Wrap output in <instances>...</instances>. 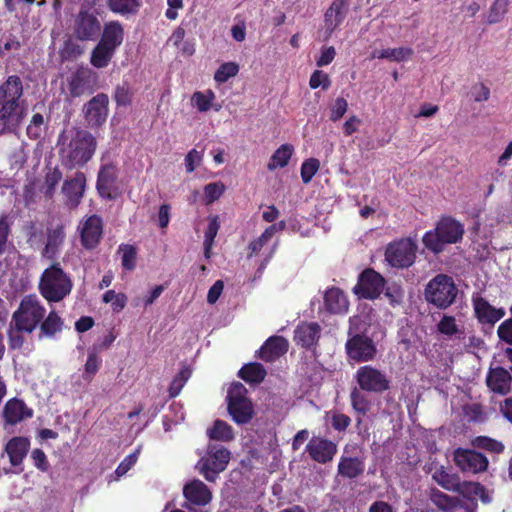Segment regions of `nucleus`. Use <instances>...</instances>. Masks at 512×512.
Wrapping results in <instances>:
<instances>
[{
	"label": "nucleus",
	"mask_w": 512,
	"mask_h": 512,
	"mask_svg": "<svg viewBox=\"0 0 512 512\" xmlns=\"http://www.w3.org/2000/svg\"><path fill=\"white\" fill-rule=\"evenodd\" d=\"M458 288L453 278L447 274L435 275L425 286L424 297L427 303L438 309H447L456 300Z\"/></svg>",
	"instance_id": "nucleus-5"
},
{
	"label": "nucleus",
	"mask_w": 512,
	"mask_h": 512,
	"mask_svg": "<svg viewBox=\"0 0 512 512\" xmlns=\"http://www.w3.org/2000/svg\"><path fill=\"white\" fill-rule=\"evenodd\" d=\"M62 177L63 174L58 167H54L48 170L44 177V183L40 189L46 198L53 197L56 190V186L62 180Z\"/></svg>",
	"instance_id": "nucleus-41"
},
{
	"label": "nucleus",
	"mask_w": 512,
	"mask_h": 512,
	"mask_svg": "<svg viewBox=\"0 0 512 512\" xmlns=\"http://www.w3.org/2000/svg\"><path fill=\"white\" fill-rule=\"evenodd\" d=\"M385 296L388 299L390 305L395 307L403 302L404 290L400 285L392 283L386 287Z\"/></svg>",
	"instance_id": "nucleus-59"
},
{
	"label": "nucleus",
	"mask_w": 512,
	"mask_h": 512,
	"mask_svg": "<svg viewBox=\"0 0 512 512\" xmlns=\"http://www.w3.org/2000/svg\"><path fill=\"white\" fill-rule=\"evenodd\" d=\"M306 452L313 461L327 464L337 454L338 447L335 442L327 438L313 436L306 445Z\"/></svg>",
	"instance_id": "nucleus-17"
},
{
	"label": "nucleus",
	"mask_w": 512,
	"mask_h": 512,
	"mask_svg": "<svg viewBox=\"0 0 512 512\" xmlns=\"http://www.w3.org/2000/svg\"><path fill=\"white\" fill-rule=\"evenodd\" d=\"M455 492L462 494L463 497L467 499L479 497L483 503H489L491 501L486 488L478 482L459 481V490Z\"/></svg>",
	"instance_id": "nucleus-38"
},
{
	"label": "nucleus",
	"mask_w": 512,
	"mask_h": 512,
	"mask_svg": "<svg viewBox=\"0 0 512 512\" xmlns=\"http://www.w3.org/2000/svg\"><path fill=\"white\" fill-rule=\"evenodd\" d=\"M247 389L241 383L234 384L228 392V413L238 425L249 423L254 416L252 401L246 396Z\"/></svg>",
	"instance_id": "nucleus-8"
},
{
	"label": "nucleus",
	"mask_w": 512,
	"mask_h": 512,
	"mask_svg": "<svg viewBox=\"0 0 512 512\" xmlns=\"http://www.w3.org/2000/svg\"><path fill=\"white\" fill-rule=\"evenodd\" d=\"M266 375V369L259 362L247 363L238 372V376L249 384H260Z\"/></svg>",
	"instance_id": "nucleus-34"
},
{
	"label": "nucleus",
	"mask_w": 512,
	"mask_h": 512,
	"mask_svg": "<svg viewBox=\"0 0 512 512\" xmlns=\"http://www.w3.org/2000/svg\"><path fill=\"white\" fill-rule=\"evenodd\" d=\"M11 234V227L7 215L0 217V256H2L8 249L9 236Z\"/></svg>",
	"instance_id": "nucleus-58"
},
{
	"label": "nucleus",
	"mask_w": 512,
	"mask_h": 512,
	"mask_svg": "<svg viewBox=\"0 0 512 512\" xmlns=\"http://www.w3.org/2000/svg\"><path fill=\"white\" fill-rule=\"evenodd\" d=\"M44 127V117L40 113L33 114L27 126L26 133L29 139L38 140L41 138Z\"/></svg>",
	"instance_id": "nucleus-54"
},
{
	"label": "nucleus",
	"mask_w": 512,
	"mask_h": 512,
	"mask_svg": "<svg viewBox=\"0 0 512 512\" xmlns=\"http://www.w3.org/2000/svg\"><path fill=\"white\" fill-rule=\"evenodd\" d=\"M347 358L356 363L371 362L377 358L378 348L372 337L364 332H354L350 327L345 343Z\"/></svg>",
	"instance_id": "nucleus-7"
},
{
	"label": "nucleus",
	"mask_w": 512,
	"mask_h": 512,
	"mask_svg": "<svg viewBox=\"0 0 512 512\" xmlns=\"http://www.w3.org/2000/svg\"><path fill=\"white\" fill-rule=\"evenodd\" d=\"M355 380L362 391L382 394L390 389L391 381L388 376L378 368L364 365L357 369Z\"/></svg>",
	"instance_id": "nucleus-11"
},
{
	"label": "nucleus",
	"mask_w": 512,
	"mask_h": 512,
	"mask_svg": "<svg viewBox=\"0 0 512 512\" xmlns=\"http://www.w3.org/2000/svg\"><path fill=\"white\" fill-rule=\"evenodd\" d=\"M472 444L474 447L478 449H483L489 451L491 453L500 454L504 451V444L498 440L487 436H478L473 441Z\"/></svg>",
	"instance_id": "nucleus-47"
},
{
	"label": "nucleus",
	"mask_w": 512,
	"mask_h": 512,
	"mask_svg": "<svg viewBox=\"0 0 512 512\" xmlns=\"http://www.w3.org/2000/svg\"><path fill=\"white\" fill-rule=\"evenodd\" d=\"M289 343L283 336L273 335L270 336L260 347L257 352V357L261 360L271 363L279 359L287 353Z\"/></svg>",
	"instance_id": "nucleus-22"
},
{
	"label": "nucleus",
	"mask_w": 512,
	"mask_h": 512,
	"mask_svg": "<svg viewBox=\"0 0 512 512\" xmlns=\"http://www.w3.org/2000/svg\"><path fill=\"white\" fill-rule=\"evenodd\" d=\"M413 54V50L408 47L387 48L379 52L378 55L373 54V58L388 59L390 61L401 62Z\"/></svg>",
	"instance_id": "nucleus-45"
},
{
	"label": "nucleus",
	"mask_w": 512,
	"mask_h": 512,
	"mask_svg": "<svg viewBox=\"0 0 512 512\" xmlns=\"http://www.w3.org/2000/svg\"><path fill=\"white\" fill-rule=\"evenodd\" d=\"M225 185L221 181L208 183L204 186V200L206 204H211L218 200L225 192Z\"/></svg>",
	"instance_id": "nucleus-55"
},
{
	"label": "nucleus",
	"mask_w": 512,
	"mask_h": 512,
	"mask_svg": "<svg viewBox=\"0 0 512 512\" xmlns=\"http://www.w3.org/2000/svg\"><path fill=\"white\" fill-rule=\"evenodd\" d=\"M24 87L18 75H10L0 84V135L15 133L23 121Z\"/></svg>",
	"instance_id": "nucleus-1"
},
{
	"label": "nucleus",
	"mask_w": 512,
	"mask_h": 512,
	"mask_svg": "<svg viewBox=\"0 0 512 512\" xmlns=\"http://www.w3.org/2000/svg\"><path fill=\"white\" fill-rule=\"evenodd\" d=\"M103 236V221L100 216L94 214L87 217L80 228L81 245L86 250L95 249Z\"/></svg>",
	"instance_id": "nucleus-18"
},
{
	"label": "nucleus",
	"mask_w": 512,
	"mask_h": 512,
	"mask_svg": "<svg viewBox=\"0 0 512 512\" xmlns=\"http://www.w3.org/2000/svg\"><path fill=\"white\" fill-rule=\"evenodd\" d=\"M511 0H495L489 9L487 22L489 24L499 23L508 11Z\"/></svg>",
	"instance_id": "nucleus-48"
},
{
	"label": "nucleus",
	"mask_w": 512,
	"mask_h": 512,
	"mask_svg": "<svg viewBox=\"0 0 512 512\" xmlns=\"http://www.w3.org/2000/svg\"><path fill=\"white\" fill-rule=\"evenodd\" d=\"M97 74L88 66H79L68 78V90L72 97H80L92 93Z\"/></svg>",
	"instance_id": "nucleus-16"
},
{
	"label": "nucleus",
	"mask_w": 512,
	"mask_h": 512,
	"mask_svg": "<svg viewBox=\"0 0 512 512\" xmlns=\"http://www.w3.org/2000/svg\"><path fill=\"white\" fill-rule=\"evenodd\" d=\"M387 262L396 268H408L416 259V245L410 239H402L388 245Z\"/></svg>",
	"instance_id": "nucleus-12"
},
{
	"label": "nucleus",
	"mask_w": 512,
	"mask_h": 512,
	"mask_svg": "<svg viewBox=\"0 0 512 512\" xmlns=\"http://www.w3.org/2000/svg\"><path fill=\"white\" fill-rule=\"evenodd\" d=\"M239 72V65L235 62H225L219 66L214 74L217 83H225Z\"/></svg>",
	"instance_id": "nucleus-52"
},
{
	"label": "nucleus",
	"mask_w": 512,
	"mask_h": 512,
	"mask_svg": "<svg viewBox=\"0 0 512 512\" xmlns=\"http://www.w3.org/2000/svg\"><path fill=\"white\" fill-rule=\"evenodd\" d=\"M294 152V147L291 144H282L270 157L267 164L269 171H274L277 168H283L288 165L289 160Z\"/></svg>",
	"instance_id": "nucleus-37"
},
{
	"label": "nucleus",
	"mask_w": 512,
	"mask_h": 512,
	"mask_svg": "<svg viewBox=\"0 0 512 512\" xmlns=\"http://www.w3.org/2000/svg\"><path fill=\"white\" fill-rule=\"evenodd\" d=\"M38 289L41 296L49 303H57L70 295L73 282L58 262L46 268L39 280Z\"/></svg>",
	"instance_id": "nucleus-3"
},
{
	"label": "nucleus",
	"mask_w": 512,
	"mask_h": 512,
	"mask_svg": "<svg viewBox=\"0 0 512 512\" xmlns=\"http://www.w3.org/2000/svg\"><path fill=\"white\" fill-rule=\"evenodd\" d=\"M32 416L33 410L28 408L25 402L18 398L8 400L3 409L5 422L10 425H15Z\"/></svg>",
	"instance_id": "nucleus-25"
},
{
	"label": "nucleus",
	"mask_w": 512,
	"mask_h": 512,
	"mask_svg": "<svg viewBox=\"0 0 512 512\" xmlns=\"http://www.w3.org/2000/svg\"><path fill=\"white\" fill-rule=\"evenodd\" d=\"M139 450L127 455L118 465L115 473L118 477L125 475L137 462Z\"/></svg>",
	"instance_id": "nucleus-62"
},
{
	"label": "nucleus",
	"mask_w": 512,
	"mask_h": 512,
	"mask_svg": "<svg viewBox=\"0 0 512 512\" xmlns=\"http://www.w3.org/2000/svg\"><path fill=\"white\" fill-rule=\"evenodd\" d=\"M24 330H18L13 322H10L9 329L7 331L8 345L11 350H19L22 348L25 338L23 336Z\"/></svg>",
	"instance_id": "nucleus-57"
},
{
	"label": "nucleus",
	"mask_w": 512,
	"mask_h": 512,
	"mask_svg": "<svg viewBox=\"0 0 512 512\" xmlns=\"http://www.w3.org/2000/svg\"><path fill=\"white\" fill-rule=\"evenodd\" d=\"M320 168V162L316 158L306 159L300 169L301 179L304 184H308Z\"/></svg>",
	"instance_id": "nucleus-56"
},
{
	"label": "nucleus",
	"mask_w": 512,
	"mask_h": 512,
	"mask_svg": "<svg viewBox=\"0 0 512 512\" xmlns=\"http://www.w3.org/2000/svg\"><path fill=\"white\" fill-rule=\"evenodd\" d=\"M455 465L466 473L477 474L487 470L488 459L485 455L473 449L457 448L453 453Z\"/></svg>",
	"instance_id": "nucleus-14"
},
{
	"label": "nucleus",
	"mask_w": 512,
	"mask_h": 512,
	"mask_svg": "<svg viewBox=\"0 0 512 512\" xmlns=\"http://www.w3.org/2000/svg\"><path fill=\"white\" fill-rule=\"evenodd\" d=\"M464 226L450 216L441 217L433 230L422 238L426 249L434 254L441 253L447 244H455L463 238Z\"/></svg>",
	"instance_id": "nucleus-4"
},
{
	"label": "nucleus",
	"mask_w": 512,
	"mask_h": 512,
	"mask_svg": "<svg viewBox=\"0 0 512 512\" xmlns=\"http://www.w3.org/2000/svg\"><path fill=\"white\" fill-rule=\"evenodd\" d=\"M437 330L440 334L452 337L460 333V329L456 323V319L451 315H443L437 324Z\"/></svg>",
	"instance_id": "nucleus-53"
},
{
	"label": "nucleus",
	"mask_w": 512,
	"mask_h": 512,
	"mask_svg": "<svg viewBox=\"0 0 512 512\" xmlns=\"http://www.w3.org/2000/svg\"><path fill=\"white\" fill-rule=\"evenodd\" d=\"M432 478L438 485L447 491L455 492L456 490H459V476L448 473L444 467L437 469L433 473Z\"/></svg>",
	"instance_id": "nucleus-40"
},
{
	"label": "nucleus",
	"mask_w": 512,
	"mask_h": 512,
	"mask_svg": "<svg viewBox=\"0 0 512 512\" xmlns=\"http://www.w3.org/2000/svg\"><path fill=\"white\" fill-rule=\"evenodd\" d=\"M119 252H122L121 264L125 270L131 271L136 267L137 250L133 245L121 244Z\"/></svg>",
	"instance_id": "nucleus-51"
},
{
	"label": "nucleus",
	"mask_w": 512,
	"mask_h": 512,
	"mask_svg": "<svg viewBox=\"0 0 512 512\" xmlns=\"http://www.w3.org/2000/svg\"><path fill=\"white\" fill-rule=\"evenodd\" d=\"M183 495L186 500L196 506H205L210 503L212 493L205 483L201 480L194 479L185 484Z\"/></svg>",
	"instance_id": "nucleus-24"
},
{
	"label": "nucleus",
	"mask_w": 512,
	"mask_h": 512,
	"mask_svg": "<svg viewBox=\"0 0 512 512\" xmlns=\"http://www.w3.org/2000/svg\"><path fill=\"white\" fill-rule=\"evenodd\" d=\"M324 306L329 313L344 314L348 311L349 301L341 289L332 287L324 295Z\"/></svg>",
	"instance_id": "nucleus-30"
},
{
	"label": "nucleus",
	"mask_w": 512,
	"mask_h": 512,
	"mask_svg": "<svg viewBox=\"0 0 512 512\" xmlns=\"http://www.w3.org/2000/svg\"><path fill=\"white\" fill-rule=\"evenodd\" d=\"M108 105V95L99 93L83 106L84 119L88 127L99 128L106 122L109 111Z\"/></svg>",
	"instance_id": "nucleus-15"
},
{
	"label": "nucleus",
	"mask_w": 512,
	"mask_h": 512,
	"mask_svg": "<svg viewBox=\"0 0 512 512\" xmlns=\"http://www.w3.org/2000/svg\"><path fill=\"white\" fill-rule=\"evenodd\" d=\"M116 51L97 43L90 55V64L96 69L106 68L112 61Z\"/></svg>",
	"instance_id": "nucleus-36"
},
{
	"label": "nucleus",
	"mask_w": 512,
	"mask_h": 512,
	"mask_svg": "<svg viewBox=\"0 0 512 512\" xmlns=\"http://www.w3.org/2000/svg\"><path fill=\"white\" fill-rule=\"evenodd\" d=\"M192 371L188 366H183L180 371L174 376L172 379L168 392L171 398L177 397L182 388L185 386L186 382L191 377Z\"/></svg>",
	"instance_id": "nucleus-44"
},
{
	"label": "nucleus",
	"mask_w": 512,
	"mask_h": 512,
	"mask_svg": "<svg viewBox=\"0 0 512 512\" xmlns=\"http://www.w3.org/2000/svg\"><path fill=\"white\" fill-rule=\"evenodd\" d=\"M472 305L475 317L482 325L487 324L493 327L506 314L504 308H496L492 306L488 300L482 296H473Z\"/></svg>",
	"instance_id": "nucleus-19"
},
{
	"label": "nucleus",
	"mask_w": 512,
	"mask_h": 512,
	"mask_svg": "<svg viewBox=\"0 0 512 512\" xmlns=\"http://www.w3.org/2000/svg\"><path fill=\"white\" fill-rule=\"evenodd\" d=\"M102 363V359L98 356V349L96 346L93 347L92 350L88 352L87 360L84 366V375L83 378L85 380H91L93 376L99 371Z\"/></svg>",
	"instance_id": "nucleus-46"
},
{
	"label": "nucleus",
	"mask_w": 512,
	"mask_h": 512,
	"mask_svg": "<svg viewBox=\"0 0 512 512\" xmlns=\"http://www.w3.org/2000/svg\"><path fill=\"white\" fill-rule=\"evenodd\" d=\"M117 173V168L112 163L104 164L100 167L96 181V189L102 198L108 200L114 198L113 192L117 180Z\"/></svg>",
	"instance_id": "nucleus-23"
},
{
	"label": "nucleus",
	"mask_w": 512,
	"mask_h": 512,
	"mask_svg": "<svg viewBox=\"0 0 512 512\" xmlns=\"http://www.w3.org/2000/svg\"><path fill=\"white\" fill-rule=\"evenodd\" d=\"M321 328L316 322H303L294 331V340L303 348L309 349L314 346L320 338Z\"/></svg>",
	"instance_id": "nucleus-27"
},
{
	"label": "nucleus",
	"mask_w": 512,
	"mask_h": 512,
	"mask_svg": "<svg viewBox=\"0 0 512 512\" xmlns=\"http://www.w3.org/2000/svg\"><path fill=\"white\" fill-rule=\"evenodd\" d=\"M429 500L441 512H452L460 506L459 498L450 496L437 488L430 489Z\"/></svg>",
	"instance_id": "nucleus-32"
},
{
	"label": "nucleus",
	"mask_w": 512,
	"mask_h": 512,
	"mask_svg": "<svg viewBox=\"0 0 512 512\" xmlns=\"http://www.w3.org/2000/svg\"><path fill=\"white\" fill-rule=\"evenodd\" d=\"M65 240V230L62 225L47 229V239L41 255L53 260L56 258Z\"/></svg>",
	"instance_id": "nucleus-29"
},
{
	"label": "nucleus",
	"mask_w": 512,
	"mask_h": 512,
	"mask_svg": "<svg viewBox=\"0 0 512 512\" xmlns=\"http://www.w3.org/2000/svg\"><path fill=\"white\" fill-rule=\"evenodd\" d=\"M101 30L102 24L98 13L91 8L82 7L73 21V36L82 42L95 41L99 38Z\"/></svg>",
	"instance_id": "nucleus-9"
},
{
	"label": "nucleus",
	"mask_w": 512,
	"mask_h": 512,
	"mask_svg": "<svg viewBox=\"0 0 512 512\" xmlns=\"http://www.w3.org/2000/svg\"><path fill=\"white\" fill-rule=\"evenodd\" d=\"M230 451L221 445L210 444L206 456L200 460V473L209 481L214 482L219 473L224 471L230 460Z\"/></svg>",
	"instance_id": "nucleus-10"
},
{
	"label": "nucleus",
	"mask_w": 512,
	"mask_h": 512,
	"mask_svg": "<svg viewBox=\"0 0 512 512\" xmlns=\"http://www.w3.org/2000/svg\"><path fill=\"white\" fill-rule=\"evenodd\" d=\"M29 448L30 440L27 437L11 438L5 445V452L9 457L10 464L14 467L20 466L26 458Z\"/></svg>",
	"instance_id": "nucleus-28"
},
{
	"label": "nucleus",
	"mask_w": 512,
	"mask_h": 512,
	"mask_svg": "<svg viewBox=\"0 0 512 512\" xmlns=\"http://www.w3.org/2000/svg\"><path fill=\"white\" fill-rule=\"evenodd\" d=\"M99 37L98 43L117 51L124 40L122 24L119 21H109L105 23Z\"/></svg>",
	"instance_id": "nucleus-26"
},
{
	"label": "nucleus",
	"mask_w": 512,
	"mask_h": 512,
	"mask_svg": "<svg viewBox=\"0 0 512 512\" xmlns=\"http://www.w3.org/2000/svg\"><path fill=\"white\" fill-rule=\"evenodd\" d=\"M211 440L229 442L234 438L232 427L225 421L217 419L211 428L207 430Z\"/></svg>",
	"instance_id": "nucleus-39"
},
{
	"label": "nucleus",
	"mask_w": 512,
	"mask_h": 512,
	"mask_svg": "<svg viewBox=\"0 0 512 512\" xmlns=\"http://www.w3.org/2000/svg\"><path fill=\"white\" fill-rule=\"evenodd\" d=\"M511 370L496 366L490 367L486 375V385L491 392L499 395H507L512 389Z\"/></svg>",
	"instance_id": "nucleus-20"
},
{
	"label": "nucleus",
	"mask_w": 512,
	"mask_h": 512,
	"mask_svg": "<svg viewBox=\"0 0 512 512\" xmlns=\"http://www.w3.org/2000/svg\"><path fill=\"white\" fill-rule=\"evenodd\" d=\"M215 93L212 90L206 92L196 91L192 95V102L199 112H207L215 100Z\"/></svg>",
	"instance_id": "nucleus-50"
},
{
	"label": "nucleus",
	"mask_w": 512,
	"mask_h": 512,
	"mask_svg": "<svg viewBox=\"0 0 512 512\" xmlns=\"http://www.w3.org/2000/svg\"><path fill=\"white\" fill-rule=\"evenodd\" d=\"M343 21L344 18L342 16L336 15L335 11L330 7L326 10L324 14V23L326 30L330 33L334 32Z\"/></svg>",
	"instance_id": "nucleus-63"
},
{
	"label": "nucleus",
	"mask_w": 512,
	"mask_h": 512,
	"mask_svg": "<svg viewBox=\"0 0 512 512\" xmlns=\"http://www.w3.org/2000/svg\"><path fill=\"white\" fill-rule=\"evenodd\" d=\"M350 400H351L352 408L359 415L364 416L369 412V410L371 408V403L367 399V397L362 392H360L357 388H354L351 391Z\"/></svg>",
	"instance_id": "nucleus-49"
},
{
	"label": "nucleus",
	"mask_w": 512,
	"mask_h": 512,
	"mask_svg": "<svg viewBox=\"0 0 512 512\" xmlns=\"http://www.w3.org/2000/svg\"><path fill=\"white\" fill-rule=\"evenodd\" d=\"M364 470V461L358 457H341L338 463V474L344 478H357Z\"/></svg>",
	"instance_id": "nucleus-31"
},
{
	"label": "nucleus",
	"mask_w": 512,
	"mask_h": 512,
	"mask_svg": "<svg viewBox=\"0 0 512 512\" xmlns=\"http://www.w3.org/2000/svg\"><path fill=\"white\" fill-rule=\"evenodd\" d=\"M57 145L61 164L72 170L85 166L92 159L97 148V140L89 131L79 129L70 139L62 132Z\"/></svg>",
	"instance_id": "nucleus-2"
},
{
	"label": "nucleus",
	"mask_w": 512,
	"mask_h": 512,
	"mask_svg": "<svg viewBox=\"0 0 512 512\" xmlns=\"http://www.w3.org/2000/svg\"><path fill=\"white\" fill-rule=\"evenodd\" d=\"M46 314L45 307L35 295L25 296L16 311L12 314L11 321L18 330L32 333Z\"/></svg>",
	"instance_id": "nucleus-6"
},
{
	"label": "nucleus",
	"mask_w": 512,
	"mask_h": 512,
	"mask_svg": "<svg viewBox=\"0 0 512 512\" xmlns=\"http://www.w3.org/2000/svg\"><path fill=\"white\" fill-rule=\"evenodd\" d=\"M384 277L372 268L365 269L358 277L353 291L360 298L374 300L378 298L385 288Z\"/></svg>",
	"instance_id": "nucleus-13"
},
{
	"label": "nucleus",
	"mask_w": 512,
	"mask_h": 512,
	"mask_svg": "<svg viewBox=\"0 0 512 512\" xmlns=\"http://www.w3.org/2000/svg\"><path fill=\"white\" fill-rule=\"evenodd\" d=\"M108 8L116 14H136L140 8L139 0H107Z\"/></svg>",
	"instance_id": "nucleus-42"
},
{
	"label": "nucleus",
	"mask_w": 512,
	"mask_h": 512,
	"mask_svg": "<svg viewBox=\"0 0 512 512\" xmlns=\"http://www.w3.org/2000/svg\"><path fill=\"white\" fill-rule=\"evenodd\" d=\"M86 188V176L83 172H76L70 179H66L62 186V193L67 198V204L76 208L81 203Z\"/></svg>",
	"instance_id": "nucleus-21"
},
{
	"label": "nucleus",
	"mask_w": 512,
	"mask_h": 512,
	"mask_svg": "<svg viewBox=\"0 0 512 512\" xmlns=\"http://www.w3.org/2000/svg\"><path fill=\"white\" fill-rule=\"evenodd\" d=\"M331 85L329 75L322 70H315L309 80V86L312 89L321 87L323 90H327Z\"/></svg>",
	"instance_id": "nucleus-61"
},
{
	"label": "nucleus",
	"mask_w": 512,
	"mask_h": 512,
	"mask_svg": "<svg viewBox=\"0 0 512 512\" xmlns=\"http://www.w3.org/2000/svg\"><path fill=\"white\" fill-rule=\"evenodd\" d=\"M116 104L118 106H128L132 102V93L127 83L123 85H118L115 88L114 96H113Z\"/></svg>",
	"instance_id": "nucleus-60"
},
{
	"label": "nucleus",
	"mask_w": 512,
	"mask_h": 512,
	"mask_svg": "<svg viewBox=\"0 0 512 512\" xmlns=\"http://www.w3.org/2000/svg\"><path fill=\"white\" fill-rule=\"evenodd\" d=\"M276 232L277 225H270L258 238L252 240L248 245V258L257 255Z\"/></svg>",
	"instance_id": "nucleus-43"
},
{
	"label": "nucleus",
	"mask_w": 512,
	"mask_h": 512,
	"mask_svg": "<svg viewBox=\"0 0 512 512\" xmlns=\"http://www.w3.org/2000/svg\"><path fill=\"white\" fill-rule=\"evenodd\" d=\"M64 322L55 310H51L47 317L40 322L39 338H52L63 329Z\"/></svg>",
	"instance_id": "nucleus-33"
},
{
	"label": "nucleus",
	"mask_w": 512,
	"mask_h": 512,
	"mask_svg": "<svg viewBox=\"0 0 512 512\" xmlns=\"http://www.w3.org/2000/svg\"><path fill=\"white\" fill-rule=\"evenodd\" d=\"M500 341L512 346V317L504 320L497 329Z\"/></svg>",
	"instance_id": "nucleus-64"
},
{
	"label": "nucleus",
	"mask_w": 512,
	"mask_h": 512,
	"mask_svg": "<svg viewBox=\"0 0 512 512\" xmlns=\"http://www.w3.org/2000/svg\"><path fill=\"white\" fill-rule=\"evenodd\" d=\"M84 52L85 46L73 36L64 40L59 50V56L62 62H70L77 60Z\"/></svg>",
	"instance_id": "nucleus-35"
}]
</instances>
